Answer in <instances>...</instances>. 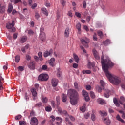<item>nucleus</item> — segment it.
Segmentation results:
<instances>
[{"label":"nucleus","mask_w":125,"mask_h":125,"mask_svg":"<svg viewBox=\"0 0 125 125\" xmlns=\"http://www.w3.org/2000/svg\"><path fill=\"white\" fill-rule=\"evenodd\" d=\"M101 60L102 69L104 71L105 74L110 83L115 85L120 84V83H121V79L111 74L108 70L109 67H113V66H114V63L109 59L104 60V56L103 55L101 57Z\"/></svg>","instance_id":"obj_1"},{"label":"nucleus","mask_w":125,"mask_h":125,"mask_svg":"<svg viewBox=\"0 0 125 125\" xmlns=\"http://www.w3.org/2000/svg\"><path fill=\"white\" fill-rule=\"evenodd\" d=\"M68 96L70 98V103L73 105H76L79 100V93L73 89L68 90Z\"/></svg>","instance_id":"obj_2"},{"label":"nucleus","mask_w":125,"mask_h":125,"mask_svg":"<svg viewBox=\"0 0 125 125\" xmlns=\"http://www.w3.org/2000/svg\"><path fill=\"white\" fill-rule=\"evenodd\" d=\"M100 113L101 114V115L102 117H103L102 120L105 124H107V125H110L111 124V121H110V120L108 119V118H107V112L104 111H100Z\"/></svg>","instance_id":"obj_3"},{"label":"nucleus","mask_w":125,"mask_h":125,"mask_svg":"<svg viewBox=\"0 0 125 125\" xmlns=\"http://www.w3.org/2000/svg\"><path fill=\"white\" fill-rule=\"evenodd\" d=\"M48 75L46 74H41L38 76V81L40 82H46L48 80Z\"/></svg>","instance_id":"obj_4"},{"label":"nucleus","mask_w":125,"mask_h":125,"mask_svg":"<svg viewBox=\"0 0 125 125\" xmlns=\"http://www.w3.org/2000/svg\"><path fill=\"white\" fill-rule=\"evenodd\" d=\"M80 41L83 45L86 48H88V43H89V39L85 37L84 38H81Z\"/></svg>","instance_id":"obj_5"},{"label":"nucleus","mask_w":125,"mask_h":125,"mask_svg":"<svg viewBox=\"0 0 125 125\" xmlns=\"http://www.w3.org/2000/svg\"><path fill=\"white\" fill-rule=\"evenodd\" d=\"M14 22H15V21H13L11 23H8L6 25L7 29H8L9 30L11 29V32L12 33H14L16 30V29L14 27L15 25Z\"/></svg>","instance_id":"obj_6"},{"label":"nucleus","mask_w":125,"mask_h":125,"mask_svg":"<svg viewBox=\"0 0 125 125\" xmlns=\"http://www.w3.org/2000/svg\"><path fill=\"white\" fill-rule=\"evenodd\" d=\"M44 31V28L42 27L40 28V38L42 41H44L45 40V38H46V36L45 34L43 33Z\"/></svg>","instance_id":"obj_7"},{"label":"nucleus","mask_w":125,"mask_h":125,"mask_svg":"<svg viewBox=\"0 0 125 125\" xmlns=\"http://www.w3.org/2000/svg\"><path fill=\"white\" fill-rule=\"evenodd\" d=\"M6 8V5H4L2 3H0V13H4Z\"/></svg>","instance_id":"obj_8"},{"label":"nucleus","mask_w":125,"mask_h":125,"mask_svg":"<svg viewBox=\"0 0 125 125\" xmlns=\"http://www.w3.org/2000/svg\"><path fill=\"white\" fill-rule=\"evenodd\" d=\"M30 124L31 125H38L39 124V121L38 119L36 117H33L31 118V120L30 121Z\"/></svg>","instance_id":"obj_9"},{"label":"nucleus","mask_w":125,"mask_h":125,"mask_svg":"<svg viewBox=\"0 0 125 125\" xmlns=\"http://www.w3.org/2000/svg\"><path fill=\"white\" fill-rule=\"evenodd\" d=\"M51 83L53 87H55V86H57V84H58V79H57L56 78L52 79L51 81Z\"/></svg>","instance_id":"obj_10"},{"label":"nucleus","mask_w":125,"mask_h":125,"mask_svg":"<svg viewBox=\"0 0 125 125\" xmlns=\"http://www.w3.org/2000/svg\"><path fill=\"white\" fill-rule=\"evenodd\" d=\"M93 54L95 58L97 60H99V59H100V57L99 56V54H98V52H97V51H96V50H95V49L93 50Z\"/></svg>","instance_id":"obj_11"},{"label":"nucleus","mask_w":125,"mask_h":125,"mask_svg":"<svg viewBox=\"0 0 125 125\" xmlns=\"http://www.w3.org/2000/svg\"><path fill=\"white\" fill-rule=\"evenodd\" d=\"M28 40V37L26 36H24L20 38V42L21 43L26 42Z\"/></svg>","instance_id":"obj_12"},{"label":"nucleus","mask_w":125,"mask_h":125,"mask_svg":"<svg viewBox=\"0 0 125 125\" xmlns=\"http://www.w3.org/2000/svg\"><path fill=\"white\" fill-rule=\"evenodd\" d=\"M53 53V51L52 49H50L49 51H46L44 53V56L45 57H47L48 56H50Z\"/></svg>","instance_id":"obj_13"},{"label":"nucleus","mask_w":125,"mask_h":125,"mask_svg":"<svg viewBox=\"0 0 125 125\" xmlns=\"http://www.w3.org/2000/svg\"><path fill=\"white\" fill-rule=\"evenodd\" d=\"M105 92L104 94V97H106V98H109L110 97V94L111 93V91L108 89L105 90Z\"/></svg>","instance_id":"obj_14"},{"label":"nucleus","mask_w":125,"mask_h":125,"mask_svg":"<svg viewBox=\"0 0 125 125\" xmlns=\"http://www.w3.org/2000/svg\"><path fill=\"white\" fill-rule=\"evenodd\" d=\"M31 91L33 96V100H35L37 97V91H36V89L35 88L31 89Z\"/></svg>","instance_id":"obj_15"},{"label":"nucleus","mask_w":125,"mask_h":125,"mask_svg":"<svg viewBox=\"0 0 125 125\" xmlns=\"http://www.w3.org/2000/svg\"><path fill=\"white\" fill-rule=\"evenodd\" d=\"M13 9V5L12 3H10L8 5V8L7 10L8 13H11L12 12V10Z\"/></svg>","instance_id":"obj_16"},{"label":"nucleus","mask_w":125,"mask_h":125,"mask_svg":"<svg viewBox=\"0 0 125 125\" xmlns=\"http://www.w3.org/2000/svg\"><path fill=\"white\" fill-rule=\"evenodd\" d=\"M97 102L98 103H99L101 105H104V104H106V102H105V100L102 99V98L98 99Z\"/></svg>","instance_id":"obj_17"},{"label":"nucleus","mask_w":125,"mask_h":125,"mask_svg":"<svg viewBox=\"0 0 125 125\" xmlns=\"http://www.w3.org/2000/svg\"><path fill=\"white\" fill-rule=\"evenodd\" d=\"M55 62V59L54 58H52L49 61V64L50 66L53 67L54 66V63Z\"/></svg>","instance_id":"obj_18"},{"label":"nucleus","mask_w":125,"mask_h":125,"mask_svg":"<svg viewBox=\"0 0 125 125\" xmlns=\"http://www.w3.org/2000/svg\"><path fill=\"white\" fill-rule=\"evenodd\" d=\"M81 23H78L76 24V28L78 29V34H80L82 33V30L81 29Z\"/></svg>","instance_id":"obj_19"},{"label":"nucleus","mask_w":125,"mask_h":125,"mask_svg":"<svg viewBox=\"0 0 125 125\" xmlns=\"http://www.w3.org/2000/svg\"><path fill=\"white\" fill-rule=\"evenodd\" d=\"M70 35V28H67L65 31L64 36L66 38H68Z\"/></svg>","instance_id":"obj_20"},{"label":"nucleus","mask_w":125,"mask_h":125,"mask_svg":"<svg viewBox=\"0 0 125 125\" xmlns=\"http://www.w3.org/2000/svg\"><path fill=\"white\" fill-rule=\"evenodd\" d=\"M11 2H13V4H17V3H22V0H10Z\"/></svg>","instance_id":"obj_21"},{"label":"nucleus","mask_w":125,"mask_h":125,"mask_svg":"<svg viewBox=\"0 0 125 125\" xmlns=\"http://www.w3.org/2000/svg\"><path fill=\"white\" fill-rule=\"evenodd\" d=\"M103 43L104 45H105V46H107V45H109L111 43V41L109 39H107L105 41H104L103 42Z\"/></svg>","instance_id":"obj_22"},{"label":"nucleus","mask_w":125,"mask_h":125,"mask_svg":"<svg viewBox=\"0 0 125 125\" xmlns=\"http://www.w3.org/2000/svg\"><path fill=\"white\" fill-rule=\"evenodd\" d=\"M65 115H66V117H68L69 118L70 120H71V121H72V122H75V120L76 119H75V117H74V116H73L72 115H69L67 113L66 111H65Z\"/></svg>","instance_id":"obj_23"},{"label":"nucleus","mask_w":125,"mask_h":125,"mask_svg":"<svg viewBox=\"0 0 125 125\" xmlns=\"http://www.w3.org/2000/svg\"><path fill=\"white\" fill-rule=\"evenodd\" d=\"M62 102H66L67 101V95L62 94Z\"/></svg>","instance_id":"obj_24"},{"label":"nucleus","mask_w":125,"mask_h":125,"mask_svg":"<svg viewBox=\"0 0 125 125\" xmlns=\"http://www.w3.org/2000/svg\"><path fill=\"white\" fill-rule=\"evenodd\" d=\"M2 82H3V78L1 77V74H0V89H2L3 87H2Z\"/></svg>","instance_id":"obj_25"},{"label":"nucleus","mask_w":125,"mask_h":125,"mask_svg":"<svg viewBox=\"0 0 125 125\" xmlns=\"http://www.w3.org/2000/svg\"><path fill=\"white\" fill-rule=\"evenodd\" d=\"M116 119L118 121H119V122H121V123H122L123 124H124V123H125V121H124V120H123V119H122V118H121V117L120 116V115L119 114L117 115Z\"/></svg>","instance_id":"obj_26"},{"label":"nucleus","mask_w":125,"mask_h":125,"mask_svg":"<svg viewBox=\"0 0 125 125\" xmlns=\"http://www.w3.org/2000/svg\"><path fill=\"white\" fill-rule=\"evenodd\" d=\"M29 46L30 45H29V44H27L24 47H23L21 49V51L24 53L26 52V50L29 48Z\"/></svg>","instance_id":"obj_27"},{"label":"nucleus","mask_w":125,"mask_h":125,"mask_svg":"<svg viewBox=\"0 0 125 125\" xmlns=\"http://www.w3.org/2000/svg\"><path fill=\"white\" fill-rule=\"evenodd\" d=\"M86 104L85 103L83 104L82 107H80V110L82 112H85V110H86V108L85 107Z\"/></svg>","instance_id":"obj_28"},{"label":"nucleus","mask_w":125,"mask_h":125,"mask_svg":"<svg viewBox=\"0 0 125 125\" xmlns=\"http://www.w3.org/2000/svg\"><path fill=\"white\" fill-rule=\"evenodd\" d=\"M41 10L42 12L43 13V14H45V15H48V13L47 12V10H46V8H41Z\"/></svg>","instance_id":"obj_29"},{"label":"nucleus","mask_w":125,"mask_h":125,"mask_svg":"<svg viewBox=\"0 0 125 125\" xmlns=\"http://www.w3.org/2000/svg\"><path fill=\"white\" fill-rule=\"evenodd\" d=\"M73 57L75 60V62H76V63H79V57L78 55L76 54H73Z\"/></svg>","instance_id":"obj_30"},{"label":"nucleus","mask_w":125,"mask_h":125,"mask_svg":"<svg viewBox=\"0 0 125 125\" xmlns=\"http://www.w3.org/2000/svg\"><path fill=\"white\" fill-rule=\"evenodd\" d=\"M28 67L31 70H35V64L33 62L30 63Z\"/></svg>","instance_id":"obj_31"},{"label":"nucleus","mask_w":125,"mask_h":125,"mask_svg":"<svg viewBox=\"0 0 125 125\" xmlns=\"http://www.w3.org/2000/svg\"><path fill=\"white\" fill-rule=\"evenodd\" d=\"M96 90H97V91H98V92H102V88H101V87H100V86L96 85Z\"/></svg>","instance_id":"obj_32"},{"label":"nucleus","mask_w":125,"mask_h":125,"mask_svg":"<svg viewBox=\"0 0 125 125\" xmlns=\"http://www.w3.org/2000/svg\"><path fill=\"white\" fill-rule=\"evenodd\" d=\"M91 118L92 121H94L96 120L95 114H94V112L92 111V114L91 115Z\"/></svg>","instance_id":"obj_33"},{"label":"nucleus","mask_w":125,"mask_h":125,"mask_svg":"<svg viewBox=\"0 0 125 125\" xmlns=\"http://www.w3.org/2000/svg\"><path fill=\"white\" fill-rule=\"evenodd\" d=\"M20 60V56H19V55H16L15 58V62H16V63H18Z\"/></svg>","instance_id":"obj_34"},{"label":"nucleus","mask_w":125,"mask_h":125,"mask_svg":"<svg viewBox=\"0 0 125 125\" xmlns=\"http://www.w3.org/2000/svg\"><path fill=\"white\" fill-rule=\"evenodd\" d=\"M82 73L83 74H89L91 73V71L89 70H83L82 71Z\"/></svg>","instance_id":"obj_35"},{"label":"nucleus","mask_w":125,"mask_h":125,"mask_svg":"<svg viewBox=\"0 0 125 125\" xmlns=\"http://www.w3.org/2000/svg\"><path fill=\"white\" fill-rule=\"evenodd\" d=\"M113 102L114 104L117 106V107H119L120 106V104L119 103H118V101L117 100V99L114 98L113 99Z\"/></svg>","instance_id":"obj_36"},{"label":"nucleus","mask_w":125,"mask_h":125,"mask_svg":"<svg viewBox=\"0 0 125 125\" xmlns=\"http://www.w3.org/2000/svg\"><path fill=\"white\" fill-rule=\"evenodd\" d=\"M125 102V97H121L120 100H119V103L122 105L123 103Z\"/></svg>","instance_id":"obj_37"},{"label":"nucleus","mask_w":125,"mask_h":125,"mask_svg":"<svg viewBox=\"0 0 125 125\" xmlns=\"http://www.w3.org/2000/svg\"><path fill=\"white\" fill-rule=\"evenodd\" d=\"M82 95L85 97V96H87V95H88V93H87L86 91L83 90L82 91Z\"/></svg>","instance_id":"obj_38"},{"label":"nucleus","mask_w":125,"mask_h":125,"mask_svg":"<svg viewBox=\"0 0 125 125\" xmlns=\"http://www.w3.org/2000/svg\"><path fill=\"white\" fill-rule=\"evenodd\" d=\"M45 110L46 112H51V110H52V108H51V106H46L45 107Z\"/></svg>","instance_id":"obj_39"},{"label":"nucleus","mask_w":125,"mask_h":125,"mask_svg":"<svg viewBox=\"0 0 125 125\" xmlns=\"http://www.w3.org/2000/svg\"><path fill=\"white\" fill-rule=\"evenodd\" d=\"M50 122H55V120H56V119L55 118V117H54V116L53 115H51L50 116Z\"/></svg>","instance_id":"obj_40"},{"label":"nucleus","mask_w":125,"mask_h":125,"mask_svg":"<svg viewBox=\"0 0 125 125\" xmlns=\"http://www.w3.org/2000/svg\"><path fill=\"white\" fill-rule=\"evenodd\" d=\"M38 56H39V59H40V61H42V52H40L38 53Z\"/></svg>","instance_id":"obj_41"},{"label":"nucleus","mask_w":125,"mask_h":125,"mask_svg":"<svg viewBox=\"0 0 125 125\" xmlns=\"http://www.w3.org/2000/svg\"><path fill=\"white\" fill-rule=\"evenodd\" d=\"M98 35L102 39V37H103V33H102V31H98Z\"/></svg>","instance_id":"obj_42"},{"label":"nucleus","mask_w":125,"mask_h":125,"mask_svg":"<svg viewBox=\"0 0 125 125\" xmlns=\"http://www.w3.org/2000/svg\"><path fill=\"white\" fill-rule=\"evenodd\" d=\"M100 83H101V86L103 87H104V86H105V85H106V83H105V82L103 80H101Z\"/></svg>","instance_id":"obj_43"},{"label":"nucleus","mask_w":125,"mask_h":125,"mask_svg":"<svg viewBox=\"0 0 125 125\" xmlns=\"http://www.w3.org/2000/svg\"><path fill=\"white\" fill-rule=\"evenodd\" d=\"M35 18H36V19L40 18V14H39V12L37 11L35 12Z\"/></svg>","instance_id":"obj_44"},{"label":"nucleus","mask_w":125,"mask_h":125,"mask_svg":"<svg viewBox=\"0 0 125 125\" xmlns=\"http://www.w3.org/2000/svg\"><path fill=\"white\" fill-rule=\"evenodd\" d=\"M90 95L92 98H95V94H94V92H93V91H91L90 92Z\"/></svg>","instance_id":"obj_45"},{"label":"nucleus","mask_w":125,"mask_h":125,"mask_svg":"<svg viewBox=\"0 0 125 125\" xmlns=\"http://www.w3.org/2000/svg\"><path fill=\"white\" fill-rule=\"evenodd\" d=\"M61 3L62 6L66 5V1L65 0H61Z\"/></svg>","instance_id":"obj_46"},{"label":"nucleus","mask_w":125,"mask_h":125,"mask_svg":"<svg viewBox=\"0 0 125 125\" xmlns=\"http://www.w3.org/2000/svg\"><path fill=\"white\" fill-rule=\"evenodd\" d=\"M42 69L43 71H46L47 70V66L46 65H43L42 66Z\"/></svg>","instance_id":"obj_47"},{"label":"nucleus","mask_w":125,"mask_h":125,"mask_svg":"<svg viewBox=\"0 0 125 125\" xmlns=\"http://www.w3.org/2000/svg\"><path fill=\"white\" fill-rule=\"evenodd\" d=\"M89 116H90V114L88 112L85 114V115H84L85 119H86V120H87V119H88V118H89Z\"/></svg>","instance_id":"obj_48"},{"label":"nucleus","mask_w":125,"mask_h":125,"mask_svg":"<svg viewBox=\"0 0 125 125\" xmlns=\"http://www.w3.org/2000/svg\"><path fill=\"white\" fill-rule=\"evenodd\" d=\"M18 69L19 71H20L21 72L24 71V67L23 66H19L18 67Z\"/></svg>","instance_id":"obj_49"},{"label":"nucleus","mask_w":125,"mask_h":125,"mask_svg":"<svg viewBox=\"0 0 125 125\" xmlns=\"http://www.w3.org/2000/svg\"><path fill=\"white\" fill-rule=\"evenodd\" d=\"M56 121H58L60 123H62V119L60 117H57L56 118Z\"/></svg>","instance_id":"obj_50"},{"label":"nucleus","mask_w":125,"mask_h":125,"mask_svg":"<svg viewBox=\"0 0 125 125\" xmlns=\"http://www.w3.org/2000/svg\"><path fill=\"white\" fill-rule=\"evenodd\" d=\"M42 100L43 103H46V102H47V101H48L47 98H46V97L42 98Z\"/></svg>","instance_id":"obj_51"},{"label":"nucleus","mask_w":125,"mask_h":125,"mask_svg":"<svg viewBox=\"0 0 125 125\" xmlns=\"http://www.w3.org/2000/svg\"><path fill=\"white\" fill-rule=\"evenodd\" d=\"M51 105L52 106L53 108H55V102L54 101H51Z\"/></svg>","instance_id":"obj_52"},{"label":"nucleus","mask_w":125,"mask_h":125,"mask_svg":"<svg viewBox=\"0 0 125 125\" xmlns=\"http://www.w3.org/2000/svg\"><path fill=\"white\" fill-rule=\"evenodd\" d=\"M65 122L66 123V124H69L71 123V121H70V120L69 119V118L66 117Z\"/></svg>","instance_id":"obj_53"},{"label":"nucleus","mask_w":125,"mask_h":125,"mask_svg":"<svg viewBox=\"0 0 125 125\" xmlns=\"http://www.w3.org/2000/svg\"><path fill=\"white\" fill-rule=\"evenodd\" d=\"M67 15L69 16V17H73V13H72V11H68Z\"/></svg>","instance_id":"obj_54"},{"label":"nucleus","mask_w":125,"mask_h":125,"mask_svg":"<svg viewBox=\"0 0 125 125\" xmlns=\"http://www.w3.org/2000/svg\"><path fill=\"white\" fill-rule=\"evenodd\" d=\"M83 8H86V2L85 1L83 2Z\"/></svg>","instance_id":"obj_55"},{"label":"nucleus","mask_w":125,"mask_h":125,"mask_svg":"<svg viewBox=\"0 0 125 125\" xmlns=\"http://www.w3.org/2000/svg\"><path fill=\"white\" fill-rule=\"evenodd\" d=\"M84 97L85 98V101H87V102L89 101L90 99H89V96H88V95H87V96H85Z\"/></svg>","instance_id":"obj_56"},{"label":"nucleus","mask_w":125,"mask_h":125,"mask_svg":"<svg viewBox=\"0 0 125 125\" xmlns=\"http://www.w3.org/2000/svg\"><path fill=\"white\" fill-rule=\"evenodd\" d=\"M57 77H61V72H60V70L59 69H58V72L57 73Z\"/></svg>","instance_id":"obj_57"},{"label":"nucleus","mask_w":125,"mask_h":125,"mask_svg":"<svg viewBox=\"0 0 125 125\" xmlns=\"http://www.w3.org/2000/svg\"><path fill=\"white\" fill-rule=\"evenodd\" d=\"M86 89H87V90H90V89H91V86H90V85H86Z\"/></svg>","instance_id":"obj_58"},{"label":"nucleus","mask_w":125,"mask_h":125,"mask_svg":"<svg viewBox=\"0 0 125 125\" xmlns=\"http://www.w3.org/2000/svg\"><path fill=\"white\" fill-rule=\"evenodd\" d=\"M57 109L59 113H60V114H61V113H62V109H61V108L59 107V106H57Z\"/></svg>","instance_id":"obj_59"},{"label":"nucleus","mask_w":125,"mask_h":125,"mask_svg":"<svg viewBox=\"0 0 125 125\" xmlns=\"http://www.w3.org/2000/svg\"><path fill=\"white\" fill-rule=\"evenodd\" d=\"M75 15L77 17H79V18H81V13H79L78 12H75Z\"/></svg>","instance_id":"obj_60"},{"label":"nucleus","mask_w":125,"mask_h":125,"mask_svg":"<svg viewBox=\"0 0 125 125\" xmlns=\"http://www.w3.org/2000/svg\"><path fill=\"white\" fill-rule=\"evenodd\" d=\"M28 35H34V31L31 30H28Z\"/></svg>","instance_id":"obj_61"},{"label":"nucleus","mask_w":125,"mask_h":125,"mask_svg":"<svg viewBox=\"0 0 125 125\" xmlns=\"http://www.w3.org/2000/svg\"><path fill=\"white\" fill-rule=\"evenodd\" d=\"M22 116L21 115H18L15 117V120H20L21 119Z\"/></svg>","instance_id":"obj_62"},{"label":"nucleus","mask_w":125,"mask_h":125,"mask_svg":"<svg viewBox=\"0 0 125 125\" xmlns=\"http://www.w3.org/2000/svg\"><path fill=\"white\" fill-rule=\"evenodd\" d=\"M37 7V3H34L33 5H32L31 8L32 9H35Z\"/></svg>","instance_id":"obj_63"},{"label":"nucleus","mask_w":125,"mask_h":125,"mask_svg":"<svg viewBox=\"0 0 125 125\" xmlns=\"http://www.w3.org/2000/svg\"><path fill=\"white\" fill-rule=\"evenodd\" d=\"M74 87H75L76 89H78V83H74Z\"/></svg>","instance_id":"obj_64"}]
</instances>
